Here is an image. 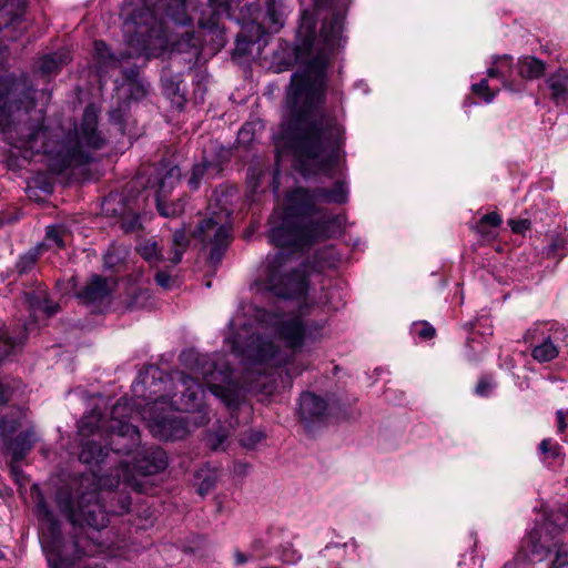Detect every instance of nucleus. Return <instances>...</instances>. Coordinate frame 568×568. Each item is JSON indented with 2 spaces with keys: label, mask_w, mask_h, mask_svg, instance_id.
<instances>
[{
  "label": "nucleus",
  "mask_w": 568,
  "mask_h": 568,
  "mask_svg": "<svg viewBox=\"0 0 568 568\" xmlns=\"http://www.w3.org/2000/svg\"><path fill=\"white\" fill-rule=\"evenodd\" d=\"M120 225L125 233L134 232L141 227L140 216L135 213L124 214L120 220Z\"/></svg>",
  "instance_id": "37998d69"
},
{
  "label": "nucleus",
  "mask_w": 568,
  "mask_h": 568,
  "mask_svg": "<svg viewBox=\"0 0 568 568\" xmlns=\"http://www.w3.org/2000/svg\"><path fill=\"white\" fill-rule=\"evenodd\" d=\"M227 432L225 429H217L216 432L214 433H210L207 435V439H206V443H207V446L212 449V450H224L225 449V442L227 439Z\"/></svg>",
  "instance_id": "ea45409f"
},
{
  "label": "nucleus",
  "mask_w": 568,
  "mask_h": 568,
  "mask_svg": "<svg viewBox=\"0 0 568 568\" xmlns=\"http://www.w3.org/2000/svg\"><path fill=\"white\" fill-rule=\"evenodd\" d=\"M566 246V240L559 235H551L548 244V254H558Z\"/></svg>",
  "instance_id": "8fccbe9b"
},
{
  "label": "nucleus",
  "mask_w": 568,
  "mask_h": 568,
  "mask_svg": "<svg viewBox=\"0 0 568 568\" xmlns=\"http://www.w3.org/2000/svg\"><path fill=\"white\" fill-rule=\"evenodd\" d=\"M287 17L285 0H265L263 28L267 32H278Z\"/></svg>",
  "instance_id": "5701e85b"
},
{
  "label": "nucleus",
  "mask_w": 568,
  "mask_h": 568,
  "mask_svg": "<svg viewBox=\"0 0 568 568\" xmlns=\"http://www.w3.org/2000/svg\"><path fill=\"white\" fill-rule=\"evenodd\" d=\"M38 260V251H30L20 256L16 268L20 275L29 273L36 265Z\"/></svg>",
  "instance_id": "c9c22d12"
},
{
  "label": "nucleus",
  "mask_w": 568,
  "mask_h": 568,
  "mask_svg": "<svg viewBox=\"0 0 568 568\" xmlns=\"http://www.w3.org/2000/svg\"><path fill=\"white\" fill-rule=\"evenodd\" d=\"M329 414L327 400L312 392H304L298 402V415L306 427L313 423H322Z\"/></svg>",
  "instance_id": "dca6fc26"
},
{
  "label": "nucleus",
  "mask_w": 568,
  "mask_h": 568,
  "mask_svg": "<svg viewBox=\"0 0 568 568\" xmlns=\"http://www.w3.org/2000/svg\"><path fill=\"white\" fill-rule=\"evenodd\" d=\"M250 4H252V2H250V1H245V2L243 3V8H244V7H248Z\"/></svg>",
  "instance_id": "13d9d810"
},
{
  "label": "nucleus",
  "mask_w": 568,
  "mask_h": 568,
  "mask_svg": "<svg viewBox=\"0 0 568 568\" xmlns=\"http://www.w3.org/2000/svg\"><path fill=\"white\" fill-rule=\"evenodd\" d=\"M474 94L483 98L485 102L490 103L498 93V90H491L488 85L487 79H483L479 83L471 85Z\"/></svg>",
  "instance_id": "4c0bfd02"
},
{
  "label": "nucleus",
  "mask_w": 568,
  "mask_h": 568,
  "mask_svg": "<svg viewBox=\"0 0 568 568\" xmlns=\"http://www.w3.org/2000/svg\"><path fill=\"white\" fill-rule=\"evenodd\" d=\"M128 410V403L118 400L105 420L99 410L93 409L79 422V434L83 437L98 434L101 442L89 439L82 445L80 460L85 464H103L109 452L115 455H133V468L144 476L164 470L168 466L166 453L161 447L140 448V433L136 426L121 417Z\"/></svg>",
  "instance_id": "20e7f679"
},
{
  "label": "nucleus",
  "mask_w": 568,
  "mask_h": 568,
  "mask_svg": "<svg viewBox=\"0 0 568 568\" xmlns=\"http://www.w3.org/2000/svg\"><path fill=\"white\" fill-rule=\"evenodd\" d=\"M94 55L101 65L115 67L120 59L110 52V49L103 41L94 42Z\"/></svg>",
  "instance_id": "473e14b6"
},
{
  "label": "nucleus",
  "mask_w": 568,
  "mask_h": 568,
  "mask_svg": "<svg viewBox=\"0 0 568 568\" xmlns=\"http://www.w3.org/2000/svg\"><path fill=\"white\" fill-rule=\"evenodd\" d=\"M348 199L345 181H337L332 189L297 187L285 202L280 225L270 231V240L280 247L305 248L313 243L326 240L341 231L343 216L317 207V203L344 204Z\"/></svg>",
  "instance_id": "7ed1b4c3"
},
{
  "label": "nucleus",
  "mask_w": 568,
  "mask_h": 568,
  "mask_svg": "<svg viewBox=\"0 0 568 568\" xmlns=\"http://www.w3.org/2000/svg\"><path fill=\"white\" fill-rule=\"evenodd\" d=\"M328 266H334L335 265V261H332L329 263H327Z\"/></svg>",
  "instance_id": "bf43d9fd"
},
{
  "label": "nucleus",
  "mask_w": 568,
  "mask_h": 568,
  "mask_svg": "<svg viewBox=\"0 0 568 568\" xmlns=\"http://www.w3.org/2000/svg\"><path fill=\"white\" fill-rule=\"evenodd\" d=\"M412 333L427 341L435 336V328L427 322H417L412 325Z\"/></svg>",
  "instance_id": "79ce46f5"
},
{
  "label": "nucleus",
  "mask_w": 568,
  "mask_h": 568,
  "mask_svg": "<svg viewBox=\"0 0 568 568\" xmlns=\"http://www.w3.org/2000/svg\"><path fill=\"white\" fill-rule=\"evenodd\" d=\"M244 0H207V6L202 10L199 26L214 31L219 28L222 17H231L233 7H240Z\"/></svg>",
  "instance_id": "a211bd4d"
},
{
  "label": "nucleus",
  "mask_w": 568,
  "mask_h": 568,
  "mask_svg": "<svg viewBox=\"0 0 568 568\" xmlns=\"http://www.w3.org/2000/svg\"><path fill=\"white\" fill-rule=\"evenodd\" d=\"M158 14L161 16V20L168 19L180 26H186L191 21L186 14L185 0H158L155 11L148 7L134 10L124 24L128 33L134 28L129 39L132 51L128 55H121V59L132 55L154 58L166 50L168 38L162 21H158Z\"/></svg>",
  "instance_id": "0eeeda50"
},
{
  "label": "nucleus",
  "mask_w": 568,
  "mask_h": 568,
  "mask_svg": "<svg viewBox=\"0 0 568 568\" xmlns=\"http://www.w3.org/2000/svg\"><path fill=\"white\" fill-rule=\"evenodd\" d=\"M136 251L151 266H158L165 258L156 240L153 237L141 241L136 246Z\"/></svg>",
  "instance_id": "bb28decb"
},
{
  "label": "nucleus",
  "mask_w": 568,
  "mask_h": 568,
  "mask_svg": "<svg viewBox=\"0 0 568 568\" xmlns=\"http://www.w3.org/2000/svg\"><path fill=\"white\" fill-rule=\"evenodd\" d=\"M104 144L105 138L98 130V111L88 105L79 128L71 122L55 128H28L13 145L22 151L24 158L42 153L50 171L60 174L90 163L93 153Z\"/></svg>",
  "instance_id": "39448f33"
},
{
  "label": "nucleus",
  "mask_w": 568,
  "mask_h": 568,
  "mask_svg": "<svg viewBox=\"0 0 568 568\" xmlns=\"http://www.w3.org/2000/svg\"><path fill=\"white\" fill-rule=\"evenodd\" d=\"M69 237V232L63 225H51L47 227L45 242L49 246L62 248L65 245V240Z\"/></svg>",
  "instance_id": "2f4dec72"
},
{
  "label": "nucleus",
  "mask_w": 568,
  "mask_h": 568,
  "mask_svg": "<svg viewBox=\"0 0 568 568\" xmlns=\"http://www.w3.org/2000/svg\"><path fill=\"white\" fill-rule=\"evenodd\" d=\"M154 280L155 283L164 290H171L175 282L171 274L168 273L166 271H158L154 276Z\"/></svg>",
  "instance_id": "09e8293b"
},
{
  "label": "nucleus",
  "mask_w": 568,
  "mask_h": 568,
  "mask_svg": "<svg viewBox=\"0 0 568 568\" xmlns=\"http://www.w3.org/2000/svg\"><path fill=\"white\" fill-rule=\"evenodd\" d=\"M538 450L544 456L542 460L549 462V464L556 462L561 456L560 445L550 438L541 440L538 446Z\"/></svg>",
  "instance_id": "72a5a7b5"
},
{
  "label": "nucleus",
  "mask_w": 568,
  "mask_h": 568,
  "mask_svg": "<svg viewBox=\"0 0 568 568\" xmlns=\"http://www.w3.org/2000/svg\"><path fill=\"white\" fill-rule=\"evenodd\" d=\"M568 521L552 514L529 532L523 547L528 551L531 561L547 560L548 568H568V542L559 538L561 526Z\"/></svg>",
  "instance_id": "9d476101"
},
{
  "label": "nucleus",
  "mask_w": 568,
  "mask_h": 568,
  "mask_svg": "<svg viewBox=\"0 0 568 568\" xmlns=\"http://www.w3.org/2000/svg\"><path fill=\"white\" fill-rule=\"evenodd\" d=\"M194 237L202 243L212 244L213 247L210 253L212 261L219 262L223 250L231 241V227L225 224H220L213 217L203 220L194 231Z\"/></svg>",
  "instance_id": "2eb2a0df"
},
{
  "label": "nucleus",
  "mask_w": 568,
  "mask_h": 568,
  "mask_svg": "<svg viewBox=\"0 0 568 568\" xmlns=\"http://www.w3.org/2000/svg\"><path fill=\"white\" fill-rule=\"evenodd\" d=\"M68 59L65 53L55 52L53 54L47 55L41 60L40 71L42 73H52L57 71Z\"/></svg>",
  "instance_id": "f704fd0d"
},
{
  "label": "nucleus",
  "mask_w": 568,
  "mask_h": 568,
  "mask_svg": "<svg viewBox=\"0 0 568 568\" xmlns=\"http://www.w3.org/2000/svg\"><path fill=\"white\" fill-rule=\"evenodd\" d=\"M36 434L33 430L20 433L14 438L11 436L2 440L6 453L11 455L14 463L21 462L32 449L36 443Z\"/></svg>",
  "instance_id": "4be33fe9"
},
{
  "label": "nucleus",
  "mask_w": 568,
  "mask_h": 568,
  "mask_svg": "<svg viewBox=\"0 0 568 568\" xmlns=\"http://www.w3.org/2000/svg\"><path fill=\"white\" fill-rule=\"evenodd\" d=\"M255 287L257 292L281 298H297L307 290L305 271L293 266L288 256L278 253L267 263L264 277L255 282Z\"/></svg>",
  "instance_id": "9b49d317"
},
{
  "label": "nucleus",
  "mask_w": 568,
  "mask_h": 568,
  "mask_svg": "<svg viewBox=\"0 0 568 568\" xmlns=\"http://www.w3.org/2000/svg\"><path fill=\"white\" fill-rule=\"evenodd\" d=\"M234 558L237 565H244L248 561V557L241 551H235Z\"/></svg>",
  "instance_id": "6e6d98bb"
},
{
  "label": "nucleus",
  "mask_w": 568,
  "mask_h": 568,
  "mask_svg": "<svg viewBox=\"0 0 568 568\" xmlns=\"http://www.w3.org/2000/svg\"><path fill=\"white\" fill-rule=\"evenodd\" d=\"M24 338L26 335L19 338L10 336L4 329V325L0 322V362L10 357L22 345Z\"/></svg>",
  "instance_id": "c85d7f7f"
},
{
  "label": "nucleus",
  "mask_w": 568,
  "mask_h": 568,
  "mask_svg": "<svg viewBox=\"0 0 568 568\" xmlns=\"http://www.w3.org/2000/svg\"><path fill=\"white\" fill-rule=\"evenodd\" d=\"M149 298V292L145 290H138L132 293L130 300L126 302L128 310L142 307L144 302Z\"/></svg>",
  "instance_id": "de8ad7c7"
},
{
  "label": "nucleus",
  "mask_w": 568,
  "mask_h": 568,
  "mask_svg": "<svg viewBox=\"0 0 568 568\" xmlns=\"http://www.w3.org/2000/svg\"><path fill=\"white\" fill-rule=\"evenodd\" d=\"M112 292L111 283L100 275H92L85 285L75 293L77 298L88 306H100L109 301Z\"/></svg>",
  "instance_id": "f3484780"
},
{
  "label": "nucleus",
  "mask_w": 568,
  "mask_h": 568,
  "mask_svg": "<svg viewBox=\"0 0 568 568\" xmlns=\"http://www.w3.org/2000/svg\"><path fill=\"white\" fill-rule=\"evenodd\" d=\"M278 186H280V183L277 181V172H276L274 175V179H273V189L275 192L278 190Z\"/></svg>",
  "instance_id": "4d7b16f0"
},
{
  "label": "nucleus",
  "mask_w": 568,
  "mask_h": 568,
  "mask_svg": "<svg viewBox=\"0 0 568 568\" xmlns=\"http://www.w3.org/2000/svg\"><path fill=\"white\" fill-rule=\"evenodd\" d=\"M103 261L106 268H114L123 261L122 252L112 246L104 254Z\"/></svg>",
  "instance_id": "a18cd8bd"
},
{
  "label": "nucleus",
  "mask_w": 568,
  "mask_h": 568,
  "mask_svg": "<svg viewBox=\"0 0 568 568\" xmlns=\"http://www.w3.org/2000/svg\"><path fill=\"white\" fill-rule=\"evenodd\" d=\"M40 520L39 539L45 555L49 568H70L82 556H91L97 545L81 537L65 541L61 536L60 524L43 499L37 505Z\"/></svg>",
  "instance_id": "1a4fd4ad"
},
{
  "label": "nucleus",
  "mask_w": 568,
  "mask_h": 568,
  "mask_svg": "<svg viewBox=\"0 0 568 568\" xmlns=\"http://www.w3.org/2000/svg\"><path fill=\"white\" fill-rule=\"evenodd\" d=\"M501 222V216L496 212H491L481 216L477 224L474 226V230L481 236L488 237L493 235L490 229L498 227Z\"/></svg>",
  "instance_id": "c756f323"
},
{
  "label": "nucleus",
  "mask_w": 568,
  "mask_h": 568,
  "mask_svg": "<svg viewBox=\"0 0 568 568\" xmlns=\"http://www.w3.org/2000/svg\"><path fill=\"white\" fill-rule=\"evenodd\" d=\"M140 396V394H136ZM148 402L142 410V417L154 437L163 440H175L186 436L190 432L191 420L172 413L164 402V395L160 389H150L148 395L141 394Z\"/></svg>",
  "instance_id": "f8f14e48"
},
{
  "label": "nucleus",
  "mask_w": 568,
  "mask_h": 568,
  "mask_svg": "<svg viewBox=\"0 0 568 568\" xmlns=\"http://www.w3.org/2000/svg\"><path fill=\"white\" fill-rule=\"evenodd\" d=\"M513 71L514 63L510 55H494L491 65L487 69V77L499 79L505 89L513 90V82L510 80Z\"/></svg>",
  "instance_id": "b1692460"
},
{
  "label": "nucleus",
  "mask_w": 568,
  "mask_h": 568,
  "mask_svg": "<svg viewBox=\"0 0 568 568\" xmlns=\"http://www.w3.org/2000/svg\"><path fill=\"white\" fill-rule=\"evenodd\" d=\"M557 415V428H558V433H564L565 429L568 428V422H566V418L568 417V410L567 412H564V410H558L556 413Z\"/></svg>",
  "instance_id": "5fc2aeb1"
},
{
  "label": "nucleus",
  "mask_w": 568,
  "mask_h": 568,
  "mask_svg": "<svg viewBox=\"0 0 568 568\" xmlns=\"http://www.w3.org/2000/svg\"><path fill=\"white\" fill-rule=\"evenodd\" d=\"M278 556L284 564L288 565H294L298 562L302 558V554L298 550H296L290 542H286L281 546Z\"/></svg>",
  "instance_id": "58836bf2"
},
{
  "label": "nucleus",
  "mask_w": 568,
  "mask_h": 568,
  "mask_svg": "<svg viewBox=\"0 0 568 568\" xmlns=\"http://www.w3.org/2000/svg\"><path fill=\"white\" fill-rule=\"evenodd\" d=\"M158 14L161 16V20L168 19L180 26H186L191 21L186 14L185 0H158L155 11L148 7L134 10L124 24L128 33L134 28L129 39L132 51L128 55H121V59L132 55L154 58L166 50L168 38L162 21H158Z\"/></svg>",
  "instance_id": "6e6552de"
},
{
  "label": "nucleus",
  "mask_w": 568,
  "mask_h": 568,
  "mask_svg": "<svg viewBox=\"0 0 568 568\" xmlns=\"http://www.w3.org/2000/svg\"><path fill=\"white\" fill-rule=\"evenodd\" d=\"M537 328L527 331L525 341L532 345L531 356L538 363H547L559 354L558 346L549 336H537Z\"/></svg>",
  "instance_id": "aec40b11"
},
{
  "label": "nucleus",
  "mask_w": 568,
  "mask_h": 568,
  "mask_svg": "<svg viewBox=\"0 0 568 568\" xmlns=\"http://www.w3.org/2000/svg\"><path fill=\"white\" fill-rule=\"evenodd\" d=\"M508 224H509L511 231L516 234H523L524 232L529 230L530 225H531L530 221L527 219L509 220Z\"/></svg>",
  "instance_id": "3c124183"
},
{
  "label": "nucleus",
  "mask_w": 568,
  "mask_h": 568,
  "mask_svg": "<svg viewBox=\"0 0 568 568\" xmlns=\"http://www.w3.org/2000/svg\"><path fill=\"white\" fill-rule=\"evenodd\" d=\"M20 427V422L16 417L2 416L0 418V437L2 440L13 436Z\"/></svg>",
  "instance_id": "e433bc0d"
},
{
  "label": "nucleus",
  "mask_w": 568,
  "mask_h": 568,
  "mask_svg": "<svg viewBox=\"0 0 568 568\" xmlns=\"http://www.w3.org/2000/svg\"><path fill=\"white\" fill-rule=\"evenodd\" d=\"M34 105L31 90L26 83L11 77L0 81V132L17 131V121L22 112H28Z\"/></svg>",
  "instance_id": "ddd939ff"
},
{
  "label": "nucleus",
  "mask_w": 568,
  "mask_h": 568,
  "mask_svg": "<svg viewBox=\"0 0 568 568\" xmlns=\"http://www.w3.org/2000/svg\"><path fill=\"white\" fill-rule=\"evenodd\" d=\"M181 178V171L178 166H171L169 169H161L156 173L158 180V191H156V202L160 199L166 200L169 194L179 183Z\"/></svg>",
  "instance_id": "393cba45"
},
{
  "label": "nucleus",
  "mask_w": 568,
  "mask_h": 568,
  "mask_svg": "<svg viewBox=\"0 0 568 568\" xmlns=\"http://www.w3.org/2000/svg\"><path fill=\"white\" fill-rule=\"evenodd\" d=\"M187 245L189 240L185 230L183 227L175 230L172 237V248L169 253L168 260L174 265L180 263Z\"/></svg>",
  "instance_id": "cd10ccee"
},
{
  "label": "nucleus",
  "mask_w": 568,
  "mask_h": 568,
  "mask_svg": "<svg viewBox=\"0 0 568 568\" xmlns=\"http://www.w3.org/2000/svg\"><path fill=\"white\" fill-rule=\"evenodd\" d=\"M310 297L298 308L297 314H285L258 308L252 304L241 305L229 323L225 343L240 358V373L231 371L221 354H199L183 352L182 363L194 376L176 372L165 375L151 366L134 385L135 394L140 385L160 389L170 408L195 413L192 423L200 427L209 422L204 409V389L197 378L201 376L211 393L227 407L236 406L242 392L272 394L276 387V368L290 365L286 369L291 378L308 369L310 364L295 363L296 355L321 342L326 334L325 317L314 318L321 307L338 310L343 305L336 286H328L323 297L308 303Z\"/></svg>",
  "instance_id": "f257e3e1"
},
{
  "label": "nucleus",
  "mask_w": 568,
  "mask_h": 568,
  "mask_svg": "<svg viewBox=\"0 0 568 568\" xmlns=\"http://www.w3.org/2000/svg\"><path fill=\"white\" fill-rule=\"evenodd\" d=\"M265 438V435L258 430H250L242 435L240 439L241 446L252 449L257 445L262 439Z\"/></svg>",
  "instance_id": "c03bdc74"
},
{
  "label": "nucleus",
  "mask_w": 568,
  "mask_h": 568,
  "mask_svg": "<svg viewBox=\"0 0 568 568\" xmlns=\"http://www.w3.org/2000/svg\"><path fill=\"white\" fill-rule=\"evenodd\" d=\"M315 17L303 11L294 48L300 70L292 75L286 94L290 119L283 126L278 146L292 154L295 169L303 175H337L344 156L345 129L336 116L318 110L326 90L332 57L344 45V17L334 13L315 31Z\"/></svg>",
  "instance_id": "f03ea898"
},
{
  "label": "nucleus",
  "mask_w": 568,
  "mask_h": 568,
  "mask_svg": "<svg viewBox=\"0 0 568 568\" xmlns=\"http://www.w3.org/2000/svg\"><path fill=\"white\" fill-rule=\"evenodd\" d=\"M493 384L488 379L483 378L476 385L475 393L479 396H487Z\"/></svg>",
  "instance_id": "864d4df0"
},
{
  "label": "nucleus",
  "mask_w": 568,
  "mask_h": 568,
  "mask_svg": "<svg viewBox=\"0 0 568 568\" xmlns=\"http://www.w3.org/2000/svg\"><path fill=\"white\" fill-rule=\"evenodd\" d=\"M231 159V151L219 143H210L203 151L202 161L192 168L187 184L197 190L202 182H209L221 175L224 165Z\"/></svg>",
  "instance_id": "4468645a"
},
{
  "label": "nucleus",
  "mask_w": 568,
  "mask_h": 568,
  "mask_svg": "<svg viewBox=\"0 0 568 568\" xmlns=\"http://www.w3.org/2000/svg\"><path fill=\"white\" fill-rule=\"evenodd\" d=\"M186 197H180L174 202L168 203L166 200L160 199L156 202L159 213L164 217H175L184 212Z\"/></svg>",
  "instance_id": "7c9ffc66"
},
{
  "label": "nucleus",
  "mask_w": 568,
  "mask_h": 568,
  "mask_svg": "<svg viewBox=\"0 0 568 568\" xmlns=\"http://www.w3.org/2000/svg\"><path fill=\"white\" fill-rule=\"evenodd\" d=\"M548 99L556 106H568V68H558L545 79Z\"/></svg>",
  "instance_id": "6ab92c4d"
},
{
  "label": "nucleus",
  "mask_w": 568,
  "mask_h": 568,
  "mask_svg": "<svg viewBox=\"0 0 568 568\" xmlns=\"http://www.w3.org/2000/svg\"><path fill=\"white\" fill-rule=\"evenodd\" d=\"M199 477L202 479L201 483L199 484L197 491L201 496H205L215 487L217 481V475L213 473L202 477V475L200 474Z\"/></svg>",
  "instance_id": "49530a36"
},
{
  "label": "nucleus",
  "mask_w": 568,
  "mask_h": 568,
  "mask_svg": "<svg viewBox=\"0 0 568 568\" xmlns=\"http://www.w3.org/2000/svg\"><path fill=\"white\" fill-rule=\"evenodd\" d=\"M13 387L0 378V405L7 404L12 396Z\"/></svg>",
  "instance_id": "603ef678"
},
{
  "label": "nucleus",
  "mask_w": 568,
  "mask_h": 568,
  "mask_svg": "<svg viewBox=\"0 0 568 568\" xmlns=\"http://www.w3.org/2000/svg\"><path fill=\"white\" fill-rule=\"evenodd\" d=\"M24 302L28 305L31 316L36 318L38 313H43L45 317L53 316L59 305L50 302L47 287L39 284L32 292L24 293Z\"/></svg>",
  "instance_id": "412c9836"
},
{
  "label": "nucleus",
  "mask_w": 568,
  "mask_h": 568,
  "mask_svg": "<svg viewBox=\"0 0 568 568\" xmlns=\"http://www.w3.org/2000/svg\"><path fill=\"white\" fill-rule=\"evenodd\" d=\"M162 87L169 98L176 100L179 103L183 101V93L179 82L171 78H162Z\"/></svg>",
  "instance_id": "a19ab883"
},
{
  "label": "nucleus",
  "mask_w": 568,
  "mask_h": 568,
  "mask_svg": "<svg viewBox=\"0 0 568 568\" xmlns=\"http://www.w3.org/2000/svg\"><path fill=\"white\" fill-rule=\"evenodd\" d=\"M516 67L518 75L525 80L539 79L546 71V63L532 55L519 58Z\"/></svg>",
  "instance_id": "a878e982"
},
{
  "label": "nucleus",
  "mask_w": 568,
  "mask_h": 568,
  "mask_svg": "<svg viewBox=\"0 0 568 568\" xmlns=\"http://www.w3.org/2000/svg\"><path fill=\"white\" fill-rule=\"evenodd\" d=\"M55 501L59 510L74 526L100 531L109 524V514L123 515L129 511V495L100 490L94 475H83L72 486L61 487Z\"/></svg>",
  "instance_id": "423d86ee"
}]
</instances>
